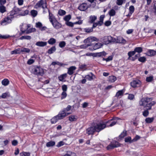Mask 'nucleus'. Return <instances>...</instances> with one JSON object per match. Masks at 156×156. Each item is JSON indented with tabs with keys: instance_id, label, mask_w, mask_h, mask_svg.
I'll return each mask as SVG.
<instances>
[{
	"instance_id": "4468645a",
	"label": "nucleus",
	"mask_w": 156,
	"mask_h": 156,
	"mask_svg": "<svg viewBox=\"0 0 156 156\" xmlns=\"http://www.w3.org/2000/svg\"><path fill=\"white\" fill-rule=\"evenodd\" d=\"M115 42L119 43H120L125 44L126 42V41L125 39H123L122 37H118L117 39H116Z\"/></svg>"
},
{
	"instance_id": "473e14b6",
	"label": "nucleus",
	"mask_w": 156,
	"mask_h": 156,
	"mask_svg": "<svg viewBox=\"0 0 156 156\" xmlns=\"http://www.w3.org/2000/svg\"><path fill=\"white\" fill-rule=\"evenodd\" d=\"M123 95V90H121L118 91L116 93L115 97H119L120 96H122Z\"/></svg>"
},
{
	"instance_id": "bb28decb",
	"label": "nucleus",
	"mask_w": 156,
	"mask_h": 156,
	"mask_svg": "<svg viewBox=\"0 0 156 156\" xmlns=\"http://www.w3.org/2000/svg\"><path fill=\"white\" fill-rule=\"evenodd\" d=\"M20 48L16 49L14 51H11V54H20Z\"/></svg>"
},
{
	"instance_id": "09e8293b",
	"label": "nucleus",
	"mask_w": 156,
	"mask_h": 156,
	"mask_svg": "<svg viewBox=\"0 0 156 156\" xmlns=\"http://www.w3.org/2000/svg\"><path fill=\"white\" fill-rule=\"evenodd\" d=\"M128 135L127 133V131L124 130L121 133L119 136H125Z\"/></svg>"
},
{
	"instance_id": "a211bd4d",
	"label": "nucleus",
	"mask_w": 156,
	"mask_h": 156,
	"mask_svg": "<svg viewBox=\"0 0 156 156\" xmlns=\"http://www.w3.org/2000/svg\"><path fill=\"white\" fill-rule=\"evenodd\" d=\"M136 52V48H135L134 51H129L128 54L129 56L128 58H130L131 57L133 56L135 54Z\"/></svg>"
},
{
	"instance_id": "f704fd0d",
	"label": "nucleus",
	"mask_w": 156,
	"mask_h": 156,
	"mask_svg": "<svg viewBox=\"0 0 156 156\" xmlns=\"http://www.w3.org/2000/svg\"><path fill=\"white\" fill-rule=\"evenodd\" d=\"M51 65L55 66L56 65H57L60 66H62L64 65V64L63 63H61L58 62H52Z\"/></svg>"
},
{
	"instance_id": "412c9836",
	"label": "nucleus",
	"mask_w": 156,
	"mask_h": 156,
	"mask_svg": "<svg viewBox=\"0 0 156 156\" xmlns=\"http://www.w3.org/2000/svg\"><path fill=\"white\" fill-rule=\"evenodd\" d=\"M108 80L109 82L113 83L116 80V78L114 76H110L109 77Z\"/></svg>"
},
{
	"instance_id": "3c124183",
	"label": "nucleus",
	"mask_w": 156,
	"mask_h": 156,
	"mask_svg": "<svg viewBox=\"0 0 156 156\" xmlns=\"http://www.w3.org/2000/svg\"><path fill=\"white\" fill-rule=\"evenodd\" d=\"M134 8L133 6L131 5L129 8V12L130 14H132L134 11Z\"/></svg>"
},
{
	"instance_id": "72a5a7b5",
	"label": "nucleus",
	"mask_w": 156,
	"mask_h": 156,
	"mask_svg": "<svg viewBox=\"0 0 156 156\" xmlns=\"http://www.w3.org/2000/svg\"><path fill=\"white\" fill-rule=\"evenodd\" d=\"M116 12L113 9H111L109 12V14L110 16H114Z\"/></svg>"
},
{
	"instance_id": "cd10ccee",
	"label": "nucleus",
	"mask_w": 156,
	"mask_h": 156,
	"mask_svg": "<svg viewBox=\"0 0 156 156\" xmlns=\"http://www.w3.org/2000/svg\"><path fill=\"white\" fill-rule=\"evenodd\" d=\"M6 11L5 7L2 5L0 4V12L2 13H3Z\"/></svg>"
},
{
	"instance_id": "7c9ffc66",
	"label": "nucleus",
	"mask_w": 156,
	"mask_h": 156,
	"mask_svg": "<svg viewBox=\"0 0 156 156\" xmlns=\"http://www.w3.org/2000/svg\"><path fill=\"white\" fill-rule=\"evenodd\" d=\"M93 45V44L90 43L89 44H85L83 45H82L80 46V48H85L88 46H92Z\"/></svg>"
},
{
	"instance_id": "a19ab883",
	"label": "nucleus",
	"mask_w": 156,
	"mask_h": 156,
	"mask_svg": "<svg viewBox=\"0 0 156 156\" xmlns=\"http://www.w3.org/2000/svg\"><path fill=\"white\" fill-rule=\"evenodd\" d=\"M48 11L49 13V19L50 22H52V21L54 20L53 15L52 13H51L49 10H48Z\"/></svg>"
},
{
	"instance_id": "052dcab7",
	"label": "nucleus",
	"mask_w": 156,
	"mask_h": 156,
	"mask_svg": "<svg viewBox=\"0 0 156 156\" xmlns=\"http://www.w3.org/2000/svg\"><path fill=\"white\" fill-rule=\"evenodd\" d=\"M42 25L40 22H38L36 23V27L40 29L42 27Z\"/></svg>"
},
{
	"instance_id": "8fccbe9b",
	"label": "nucleus",
	"mask_w": 156,
	"mask_h": 156,
	"mask_svg": "<svg viewBox=\"0 0 156 156\" xmlns=\"http://www.w3.org/2000/svg\"><path fill=\"white\" fill-rule=\"evenodd\" d=\"M66 24L68 26L73 27L74 24H75L74 23H73L71 22L68 21L66 22Z\"/></svg>"
},
{
	"instance_id": "a18cd8bd",
	"label": "nucleus",
	"mask_w": 156,
	"mask_h": 156,
	"mask_svg": "<svg viewBox=\"0 0 156 156\" xmlns=\"http://www.w3.org/2000/svg\"><path fill=\"white\" fill-rule=\"evenodd\" d=\"M66 13V12L65 11L60 9L58 11V14L60 16H63L65 15Z\"/></svg>"
},
{
	"instance_id": "e433bc0d",
	"label": "nucleus",
	"mask_w": 156,
	"mask_h": 156,
	"mask_svg": "<svg viewBox=\"0 0 156 156\" xmlns=\"http://www.w3.org/2000/svg\"><path fill=\"white\" fill-rule=\"evenodd\" d=\"M20 51L21 52H25L27 53H29L30 52V50L29 49L27 48H23L21 49H20Z\"/></svg>"
},
{
	"instance_id": "79ce46f5",
	"label": "nucleus",
	"mask_w": 156,
	"mask_h": 156,
	"mask_svg": "<svg viewBox=\"0 0 156 156\" xmlns=\"http://www.w3.org/2000/svg\"><path fill=\"white\" fill-rule=\"evenodd\" d=\"M106 53L105 51H102L98 53V57H103V56H105L106 55Z\"/></svg>"
},
{
	"instance_id": "2f4dec72",
	"label": "nucleus",
	"mask_w": 156,
	"mask_h": 156,
	"mask_svg": "<svg viewBox=\"0 0 156 156\" xmlns=\"http://www.w3.org/2000/svg\"><path fill=\"white\" fill-rule=\"evenodd\" d=\"M30 13L31 16L34 17L37 15V12L35 10H33L31 11Z\"/></svg>"
},
{
	"instance_id": "f8f14e48",
	"label": "nucleus",
	"mask_w": 156,
	"mask_h": 156,
	"mask_svg": "<svg viewBox=\"0 0 156 156\" xmlns=\"http://www.w3.org/2000/svg\"><path fill=\"white\" fill-rule=\"evenodd\" d=\"M156 54V51L153 50L149 49L147 52V55L148 56H153Z\"/></svg>"
},
{
	"instance_id": "bf43d9fd",
	"label": "nucleus",
	"mask_w": 156,
	"mask_h": 156,
	"mask_svg": "<svg viewBox=\"0 0 156 156\" xmlns=\"http://www.w3.org/2000/svg\"><path fill=\"white\" fill-rule=\"evenodd\" d=\"M61 99H63L66 98L67 96V94L66 92L63 91L62 94Z\"/></svg>"
},
{
	"instance_id": "f3484780",
	"label": "nucleus",
	"mask_w": 156,
	"mask_h": 156,
	"mask_svg": "<svg viewBox=\"0 0 156 156\" xmlns=\"http://www.w3.org/2000/svg\"><path fill=\"white\" fill-rule=\"evenodd\" d=\"M11 22V20L10 18H9V17H7V18H5L2 21L1 23V25H3V24L4 23H6V24L7 23H10Z\"/></svg>"
},
{
	"instance_id": "20e7f679",
	"label": "nucleus",
	"mask_w": 156,
	"mask_h": 156,
	"mask_svg": "<svg viewBox=\"0 0 156 156\" xmlns=\"http://www.w3.org/2000/svg\"><path fill=\"white\" fill-rule=\"evenodd\" d=\"M33 73L38 76H43L44 74V71L41 67H34L33 69Z\"/></svg>"
},
{
	"instance_id": "b1692460",
	"label": "nucleus",
	"mask_w": 156,
	"mask_h": 156,
	"mask_svg": "<svg viewBox=\"0 0 156 156\" xmlns=\"http://www.w3.org/2000/svg\"><path fill=\"white\" fill-rule=\"evenodd\" d=\"M55 142L53 141H50L46 143V146L47 147H52L55 145Z\"/></svg>"
},
{
	"instance_id": "37998d69",
	"label": "nucleus",
	"mask_w": 156,
	"mask_h": 156,
	"mask_svg": "<svg viewBox=\"0 0 156 156\" xmlns=\"http://www.w3.org/2000/svg\"><path fill=\"white\" fill-rule=\"evenodd\" d=\"M69 120L71 121H74L76 120V118H75L74 115H71L69 116Z\"/></svg>"
},
{
	"instance_id": "6e6d98bb",
	"label": "nucleus",
	"mask_w": 156,
	"mask_h": 156,
	"mask_svg": "<svg viewBox=\"0 0 156 156\" xmlns=\"http://www.w3.org/2000/svg\"><path fill=\"white\" fill-rule=\"evenodd\" d=\"M116 4L119 5H122L123 3V0H117Z\"/></svg>"
},
{
	"instance_id": "2eb2a0df",
	"label": "nucleus",
	"mask_w": 156,
	"mask_h": 156,
	"mask_svg": "<svg viewBox=\"0 0 156 156\" xmlns=\"http://www.w3.org/2000/svg\"><path fill=\"white\" fill-rule=\"evenodd\" d=\"M47 44V42L41 41L37 42L35 45L39 47H43L46 45Z\"/></svg>"
},
{
	"instance_id": "4d7b16f0",
	"label": "nucleus",
	"mask_w": 156,
	"mask_h": 156,
	"mask_svg": "<svg viewBox=\"0 0 156 156\" xmlns=\"http://www.w3.org/2000/svg\"><path fill=\"white\" fill-rule=\"evenodd\" d=\"M125 141L126 142L131 143V137H127L126 138Z\"/></svg>"
},
{
	"instance_id": "5fc2aeb1",
	"label": "nucleus",
	"mask_w": 156,
	"mask_h": 156,
	"mask_svg": "<svg viewBox=\"0 0 156 156\" xmlns=\"http://www.w3.org/2000/svg\"><path fill=\"white\" fill-rule=\"evenodd\" d=\"M153 79V77L152 76H150L147 77L146 78V81L147 82H151Z\"/></svg>"
},
{
	"instance_id": "864d4df0",
	"label": "nucleus",
	"mask_w": 156,
	"mask_h": 156,
	"mask_svg": "<svg viewBox=\"0 0 156 156\" xmlns=\"http://www.w3.org/2000/svg\"><path fill=\"white\" fill-rule=\"evenodd\" d=\"M22 8L19 9L18 8H17L16 7H15L13 10L15 11V12H16V13L17 14L20 11H21L22 10Z\"/></svg>"
},
{
	"instance_id": "f03ea898",
	"label": "nucleus",
	"mask_w": 156,
	"mask_h": 156,
	"mask_svg": "<svg viewBox=\"0 0 156 156\" xmlns=\"http://www.w3.org/2000/svg\"><path fill=\"white\" fill-rule=\"evenodd\" d=\"M106 127L105 124L99 123L97 124L95 126L88 128L87 130V133L89 135L92 134L95 131L99 132Z\"/></svg>"
},
{
	"instance_id": "603ef678",
	"label": "nucleus",
	"mask_w": 156,
	"mask_h": 156,
	"mask_svg": "<svg viewBox=\"0 0 156 156\" xmlns=\"http://www.w3.org/2000/svg\"><path fill=\"white\" fill-rule=\"evenodd\" d=\"M84 30L87 33H90L93 31V30L91 28H85Z\"/></svg>"
},
{
	"instance_id": "ddd939ff",
	"label": "nucleus",
	"mask_w": 156,
	"mask_h": 156,
	"mask_svg": "<svg viewBox=\"0 0 156 156\" xmlns=\"http://www.w3.org/2000/svg\"><path fill=\"white\" fill-rule=\"evenodd\" d=\"M108 36H104L101 39L100 41L105 44H108L109 42L108 41Z\"/></svg>"
},
{
	"instance_id": "6e6552de",
	"label": "nucleus",
	"mask_w": 156,
	"mask_h": 156,
	"mask_svg": "<svg viewBox=\"0 0 156 156\" xmlns=\"http://www.w3.org/2000/svg\"><path fill=\"white\" fill-rule=\"evenodd\" d=\"M71 108V106L70 105H69L66 108H64L62 111H61L59 112L60 114H64V118L66 116L69 115L70 113L67 112L69 111Z\"/></svg>"
},
{
	"instance_id": "774afa93",
	"label": "nucleus",
	"mask_w": 156,
	"mask_h": 156,
	"mask_svg": "<svg viewBox=\"0 0 156 156\" xmlns=\"http://www.w3.org/2000/svg\"><path fill=\"white\" fill-rule=\"evenodd\" d=\"M134 97V95L133 94H129L128 97V98L130 100H133Z\"/></svg>"
},
{
	"instance_id": "c85d7f7f",
	"label": "nucleus",
	"mask_w": 156,
	"mask_h": 156,
	"mask_svg": "<svg viewBox=\"0 0 156 156\" xmlns=\"http://www.w3.org/2000/svg\"><path fill=\"white\" fill-rule=\"evenodd\" d=\"M2 83L3 85L6 86L9 84V81L8 79H5L2 80Z\"/></svg>"
},
{
	"instance_id": "9d476101",
	"label": "nucleus",
	"mask_w": 156,
	"mask_h": 156,
	"mask_svg": "<svg viewBox=\"0 0 156 156\" xmlns=\"http://www.w3.org/2000/svg\"><path fill=\"white\" fill-rule=\"evenodd\" d=\"M88 8L86 3H83L78 7V9L81 11H85Z\"/></svg>"
},
{
	"instance_id": "5701e85b",
	"label": "nucleus",
	"mask_w": 156,
	"mask_h": 156,
	"mask_svg": "<svg viewBox=\"0 0 156 156\" xmlns=\"http://www.w3.org/2000/svg\"><path fill=\"white\" fill-rule=\"evenodd\" d=\"M154 119V118L153 117L151 118L148 117L145 119V121L146 123H150L152 122Z\"/></svg>"
},
{
	"instance_id": "7ed1b4c3",
	"label": "nucleus",
	"mask_w": 156,
	"mask_h": 156,
	"mask_svg": "<svg viewBox=\"0 0 156 156\" xmlns=\"http://www.w3.org/2000/svg\"><path fill=\"white\" fill-rule=\"evenodd\" d=\"M120 146V144L118 142L115 140H112L110 144L106 148L108 150H110Z\"/></svg>"
},
{
	"instance_id": "c9c22d12",
	"label": "nucleus",
	"mask_w": 156,
	"mask_h": 156,
	"mask_svg": "<svg viewBox=\"0 0 156 156\" xmlns=\"http://www.w3.org/2000/svg\"><path fill=\"white\" fill-rule=\"evenodd\" d=\"M71 15H69L65 16L64 18V20L66 22H67L69 21L71 19Z\"/></svg>"
},
{
	"instance_id": "e2e57ef3",
	"label": "nucleus",
	"mask_w": 156,
	"mask_h": 156,
	"mask_svg": "<svg viewBox=\"0 0 156 156\" xmlns=\"http://www.w3.org/2000/svg\"><path fill=\"white\" fill-rule=\"evenodd\" d=\"M9 37V35H2L0 34V39H6Z\"/></svg>"
},
{
	"instance_id": "dca6fc26",
	"label": "nucleus",
	"mask_w": 156,
	"mask_h": 156,
	"mask_svg": "<svg viewBox=\"0 0 156 156\" xmlns=\"http://www.w3.org/2000/svg\"><path fill=\"white\" fill-rule=\"evenodd\" d=\"M95 77V76L92 73H90V74L88 75L85 76V78L89 80H91Z\"/></svg>"
},
{
	"instance_id": "0e129e2a",
	"label": "nucleus",
	"mask_w": 156,
	"mask_h": 156,
	"mask_svg": "<svg viewBox=\"0 0 156 156\" xmlns=\"http://www.w3.org/2000/svg\"><path fill=\"white\" fill-rule=\"evenodd\" d=\"M67 86L66 85H63L62 86V89L63 91L66 92L67 90Z\"/></svg>"
},
{
	"instance_id": "a878e982",
	"label": "nucleus",
	"mask_w": 156,
	"mask_h": 156,
	"mask_svg": "<svg viewBox=\"0 0 156 156\" xmlns=\"http://www.w3.org/2000/svg\"><path fill=\"white\" fill-rule=\"evenodd\" d=\"M97 19V17L95 16H90V17L89 22L90 23H94Z\"/></svg>"
},
{
	"instance_id": "ea45409f",
	"label": "nucleus",
	"mask_w": 156,
	"mask_h": 156,
	"mask_svg": "<svg viewBox=\"0 0 156 156\" xmlns=\"http://www.w3.org/2000/svg\"><path fill=\"white\" fill-rule=\"evenodd\" d=\"M138 60L142 62H144L146 61V58L144 57H141L138 58Z\"/></svg>"
},
{
	"instance_id": "9b49d317",
	"label": "nucleus",
	"mask_w": 156,
	"mask_h": 156,
	"mask_svg": "<svg viewBox=\"0 0 156 156\" xmlns=\"http://www.w3.org/2000/svg\"><path fill=\"white\" fill-rule=\"evenodd\" d=\"M76 68L75 66H71L68 68L67 73L70 75H71L74 73V71L76 70Z\"/></svg>"
},
{
	"instance_id": "39448f33",
	"label": "nucleus",
	"mask_w": 156,
	"mask_h": 156,
	"mask_svg": "<svg viewBox=\"0 0 156 156\" xmlns=\"http://www.w3.org/2000/svg\"><path fill=\"white\" fill-rule=\"evenodd\" d=\"M42 6L43 9L46 8V0H41L38 2L35 5V8L36 9H37Z\"/></svg>"
},
{
	"instance_id": "13d9d810",
	"label": "nucleus",
	"mask_w": 156,
	"mask_h": 156,
	"mask_svg": "<svg viewBox=\"0 0 156 156\" xmlns=\"http://www.w3.org/2000/svg\"><path fill=\"white\" fill-rule=\"evenodd\" d=\"M64 144V143L62 141H61L58 142V144L56 145V146L58 147H60Z\"/></svg>"
},
{
	"instance_id": "6ab92c4d",
	"label": "nucleus",
	"mask_w": 156,
	"mask_h": 156,
	"mask_svg": "<svg viewBox=\"0 0 156 156\" xmlns=\"http://www.w3.org/2000/svg\"><path fill=\"white\" fill-rule=\"evenodd\" d=\"M56 50V48L55 46H54L51 47L49 49L47 53L49 54H51L55 52Z\"/></svg>"
},
{
	"instance_id": "4be33fe9",
	"label": "nucleus",
	"mask_w": 156,
	"mask_h": 156,
	"mask_svg": "<svg viewBox=\"0 0 156 156\" xmlns=\"http://www.w3.org/2000/svg\"><path fill=\"white\" fill-rule=\"evenodd\" d=\"M31 39V37L30 36H28V35H25L23 36L20 37L19 38V39L20 40H23V39H26L27 40H30Z\"/></svg>"
},
{
	"instance_id": "c756f323",
	"label": "nucleus",
	"mask_w": 156,
	"mask_h": 156,
	"mask_svg": "<svg viewBox=\"0 0 156 156\" xmlns=\"http://www.w3.org/2000/svg\"><path fill=\"white\" fill-rule=\"evenodd\" d=\"M67 76V74L65 73L60 75V76L58 77V79L60 81H62L64 79L66 78Z\"/></svg>"
},
{
	"instance_id": "680f3d73",
	"label": "nucleus",
	"mask_w": 156,
	"mask_h": 156,
	"mask_svg": "<svg viewBox=\"0 0 156 156\" xmlns=\"http://www.w3.org/2000/svg\"><path fill=\"white\" fill-rule=\"evenodd\" d=\"M18 142L16 140H14L12 142V145L13 146H16L18 144Z\"/></svg>"
},
{
	"instance_id": "58836bf2",
	"label": "nucleus",
	"mask_w": 156,
	"mask_h": 156,
	"mask_svg": "<svg viewBox=\"0 0 156 156\" xmlns=\"http://www.w3.org/2000/svg\"><path fill=\"white\" fill-rule=\"evenodd\" d=\"M136 117H135L131 121V124H133L134 126H136Z\"/></svg>"
},
{
	"instance_id": "338daca9",
	"label": "nucleus",
	"mask_w": 156,
	"mask_h": 156,
	"mask_svg": "<svg viewBox=\"0 0 156 156\" xmlns=\"http://www.w3.org/2000/svg\"><path fill=\"white\" fill-rule=\"evenodd\" d=\"M90 40H91V41H99V39L96 38L95 37H90Z\"/></svg>"
},
{
	"instance_id": "0eeeda50",
	"label": "nucleus",
	"mask_w": 156,
	"mask_h": 156,
	"mask_svg": "<svg viewBox=\"0 0 156 156\" xmlns=\"http://www.w3.org/2000/svg\"><path fill=\"white\" fill-rule=\"evenodd\" d=\"M54 27L56 29H58L62 27V25L61 23L58 22L55 18H54V20L52 22H51Z\"/></svg>"
},
{
	"instance_id": "69168bd1",
	"label": "nucleus",
	"mask_w": 156,
	"mask_h": 156,
	"mask_svg": "<svg viewBox=\"0 0 156 156\" xmlns=\"http://www.w3.org/2000/svg\"><path fill=\"white\" fill-rule=\"evenodd\" d=\"M90 42V38L88 37L87 39H85L83 41V42L85 43H87Z\"/></svg>"
},
{
	"instance_id": "423d86ee",
	"label": "nucleus",
	"mask_w": 156,
	"mask_h": 156,
	"mask_svg": "<svg viewBox=\"0 0 156 156\" xmlns=\"http://www.w3.org/2000/svg\"><path fill=\"white\" fill-rule=\"evenodd\" d=\"M64 114H60L59 113L58 115L55 116L51 119V122L52 123H55L58 120L64 118Z\"/></svg>"
},
{
	"instance_id": "49530a36",
	"label": "nucleus",
	"mask_w": 156,
	"mask_h": 156,
	"mask_svg": "<svg viewBox=\"0 0 156 156\" xmlns=\"http://www.w3.org/2000/svg\"><path fill=\"white\" fill-rule=\"evenodd\" d=\"M148 110L146 109L144 110L143 112V115L144 117H147L149 115V112L148 111Z\"/></svg>"
},
{
	"instance_id": "4c0bfd02",
	"label": "nucleus",
	"mask_w": 156,
	"mask_h": 156,
	"mask_svg": "<svg viewBox=\"0 0 156 156\" xmlns=\"http://www.w3.org/2000/svg\"><path fill=\"white\" fill-rule=\"evenodd\" d=\"M20 156H30V153L29 152H23L20 154Z\"/></svg>"
},
{
	"instance_id": "1a4fd4ad",
	"label": "nucleus",
	"mask_w": 156,
	"mask_h": 156,
	"mask_svg": "<svg viewBox=\"0 0 156 156\" xmlns=\"http://www.w3.org/2000/svg\"><path fill=\"white\" fill-rule=\"evenodd\" d=\"M103 45V44L100 43H98L93 46L92 47H90L89 49L91 51H93L101 48Z\"/></svg>"
},
{
	"instance_id": "393cba45",
	"label": "nucleus",
	"mask_w": 156,
	"mask_h": 156,
	"mask_svg": "<svg viewBox=\"0 0 156 156\" xmlns=\"http://www.w3.org/2000/svg\"><path fill=\"white\" fill-rule=\"evenodd\" d=\"M56 40L54 38H51L48 41V43L50 44L53 45L56 43Z\"/></svg>"
},
{
	"instance_id": "aec40b11",
	"label": "nucleus",
	"mask_w": 156,
	"mask_h": 156,
	"mask_svg": "<svg viewBox=\"0 0 156 156\" xmlns=\"http://www.w3.org/2000/svg\"><path fill=\"white\" fill-rule=\"evenodd\" d=\"M108 41L109 42V43L112 42H115L116 41V39L111 36H108Z\"/></svg>"
},
{
	"instance_id": "de8ad7c7",
	"label": "nucleus",
	"mask_w": 156,
	"mask_h": 156,
	"mask_svg": "<svg viewBox=\"0 0 156 156\" xmlns=\"http://www.w3.org/2000/svg\"><path fill=\"white\" fill-rule=\"evenodd\" d=\"M66 44V43L64 41H62L59 43V46L60 47L62 48L65 46Z\"/></svg>"
},
{
	"instance_id": "f257e3e1",
	"label": "nucleus",
	"mask_w": 156,
	"mask_h": 156,
	"mask_svg": "<svg viewBox=\"0 0 156 156\" xmlns=\"http://www.w3.org/2000/svg\"><path fill=\"white\" fill-rule=\"evenodd\" d=\"M153 98H142L139 102L140 106L146 107L147 110L151 109L152 106L154 105L156 102L155 101H151Z\"/></svg>"
},
{
	"instance_id": "c03bdc74",
	"label": "nucleus",
	"mask_w": 156,
	"mask_h": 156,
	"mask_svg": "<svg viewBox=\"0 0 156 156\" xmlns=\"http://www.w3.org/2000/svg\"><path fill=\"white\" fill-rule=\"evenodd\" d=\"M131 85L133 87H136V80H134L130 83Z\"/></svg>"
}]
</instances>
